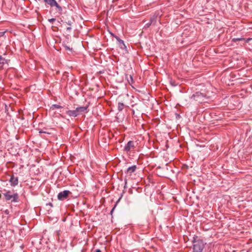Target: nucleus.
<instances>
[{
  "label": "nucleus",
  "mask_w": 252,
  "mask_h": 252,
  "mask_svg": "<svg viewBox=\"0 0 252 252\" xmlns=\"http://www.w3.org/2000/svg\"><path fill=\"white\" fill-rule=\"evenodd\" d=\"M2 193L4 200L8 203H18L20 201L18 193L14 189H4Z\"/></svg>",
  "instance_id": "obj_1"
},
{
  "label": "nucleus",
  "mask_w": 252,
  "mask_h": 252,
  "mask_svg": "<svg viewBox=\"0 0 252 252\" xmlns=\"http://www.w3.org/2000/svg\"><path fill=\"white\" fill-rule=\"evenodd\" d=\"M193 252H202L205 247V243L202 240H197L193 241Z\"/></svg>",
  "instance_id": "obj_2"
},
{
  "label": "nucleus",
  "mask_w": 252,
  "mask_h": 252,
  "mask_svg": "<svg viewBox=\"0 0 252 252\" xmlns=\"http://www.w3.org/2000/svg\"><path fill=\"white\" fill-rule=\"evenodd\" d=\"M205 95L199 92H196L193 94L190 97V99L192 100H194L198 103H202L204 100Z\"/></svg>",
  "instance_id": "obj_3"
},
{
  "label": "nucleus",
  "mask_w": 252,
  "mask_h": 252,
  "mask_svg": "<svg viewBox=\"0 0 252 252\" xmlns=\"http://www.w3.org/2000/svg\"><path fill=\"white\" fill-rule=\"evenodd\" d=\"M47 4L49 5L51 7H56L57 10L61 13L63 11L62 7L59 5L55 0H43Z\"/></svg>",
  "instance_id": "obj_4"
},
{
  "label": "nucleus",
  "mask_w": 252,
  "mask_h": 252,
  "mask_svg": "<svg viewBox=\"0 0 252 252\" xmlns=\"http://www.w3.org/2000/svg\"><path fill=\"white\" fill-rule=\"evenodd\" d=\"M69 193L70 192L67 190L61 191L58 194V199L60 200H63L67 197Z\"/></svg>",
  "instance_id": "obj_5"
},
{
  "label": "nucleus",
  "mask_w": 252,
  "mask_h": 252,
  "mask_svg": "<svg viewBox=\"0 0 252 252\" xmlns=\"http://www.w3.org/2000/svg\"><path fill=\"white\" fill-rule=\"evenodd\" d=\"M135 148L134 142L132 141H129L125 145L124 150L126 152H129L131 149Z\"/></svg>",
  "instance_id": "obj_6"
},
{
  "label": "nucleus",
  "mask_w": 252,
  "mask_h": 252,
  "mask_svg": "<svg viewBox=\"0 0 252 252\" xmlns=\"http://www.w3.org/2000/svg\"><path fill=\"white\" fill-rule=\"evenodd\" d=\"M157 16L156 15H154L152 17H151L150 20V22L145 25L144 28H148L152 24H155L157 22Z\"/></svg>",
  "instance_id": "obj_7"
},
{
  "label": "nucleus",
  "mask_w": 252,
  "mask_h": 252,
  "mask_svg": "<svg viewBox=\"0 0 252 252\" xmlns=\"http://www.w3.org/2000/svg\"><path fill=\"white\" fill-rule=\"evenodd\" d=\"M9 182L10 183V185L12 187H15L18 184V178L17 177H14L12 176L11 177Z\"/></svg>",
  "instance_id": "obj_8"
},
{
  "label": "nucleus",
  "mask_w": 252,
  "mask_h": 252,
  "mask_svg": "<svg viewBox=\"0 0 252 252\" xmlns=\"http://www.w3.org/2000/svg\"><path fill=\"white\" fill-rule=\"evenodd\" d=\"M116 39L118 41V44L120 48L122 49H126V47L125 45L124 42L123 40L121 39L119 37L116 36Z\"/></svg>",
  "instance_id": "obj_9"
},
{
  "label": "nucleus",
  "mask_w": 252,
  "mask_h": 252,
  "mask_svg": "<svg viewBox=\"0 0 252 252\" xmlns=\"http://www.w3.org/2000/svg\"><path fill=\"white\" fill-rule=\"evenodd\" d=\"M66 113L70 117H76L79 115L76 109L73 110H68L66 111Z\"/></svg>",
  "instance_id": "obj_10"
},
{
  "label": "nucleus",
  "mask_w": 252,
  "mask_h": 252,
  "mask_svg": "<svg viewBox=\"0 0 252 252\" xmlns=\"http://www.w3.org/2000/svg\"><path fill=\"white\" fill-rule=\"evenodd\" d=\"M87 108H88V107H86V106H80V107H77L76 108V110L77 111L78 114L79 115L80 114H81L83 112H86L87 110Z\"/></svg>",
  "instance_id": "obj_11"
},
{
  "label": "nucleus",
  "mask_w": 252,
  "mask_h": 252,
  "mask_svg": "<svg viewBox=\"0 0 252 252\" xmlns=\"http://www.w3.org/2000/svg\"><path fill=\"white\" fill-rule=\"evenodd\" d=\"M136 169V165H133L132 166H130L129 167H128L127 169V172L128 173H130V174H131L132 173H133L135 170Z\"/></svg>",
  "instance_id": "obj_12"
},
{
  "label": "nucleus",
  "mask_w": 252,
  "mask_h": 252,
  "mask_svg": "<svg viewBox=\"0 0 252 252\" xmlns=\"http://www.w3.org/2000/svg\"><path fill=\"white\" fill-rule=\"evenodd\" d=\"M5 63H8V61L0 56V64L3 65Z\"/></svg>",
  "instance_id": "obj_13"
},
{
  "label": "nucleus",
  "mask_w": 252,
  "mask_h": 252,
  "mask_svg": "<svg viewBox=\"0 0 252 252\" xmlns=\"http://www.w3.org/2000/svg\"><path fill=\"white\" fill-rule=\"evenodd\" d=\"M125 105L122 102H119L118 104V110L119 112L122 111L124 108Z\"/></svg>",
  "instance_id": "obj_14"
},
{
  "label": "nucleus",
  "mask_w": 252,
  "mask_h": 252,
  "mask_svg": "<svg viewBox=\"0 0 252 252\" xmlns=\"http://www.w3.org/2000/svg\"><path fill=\"white\" fill-rule=\"evenodd\" d=\"M63 108V107L60 105H58V104H53L51 107H50V109L51 110H55V109H59V108Z\"/></svg>",
  "instance_id": "obj_15"
},
{
  "label": "nucleus",
  "mask_w": 252,
  "mask_h": 252,
  "mask_svg": "<svg viewBox=\"0 0 252 252\" xmlns=\"http://www.w3.org/2000/svg\"><path fill=\"white\" fill-rule=\"evenodd\" d=\"M127 80L129 84H132L133 83V78L131 75L129 76V79H127Z\"/></svg>",
  "instance_id": "obj_16"
},
{
  "label": "nucleus",
  "mask_w": 252,
  "mask_h": 252,
  "mask_svg": "<svg viewBox=\"0 0 252 252\" xmlns=\"http://www.w3.org/2000/svg\"><path fill=\"white\" fill-rule=\"evenodd\" d=\"M50 23H53V22L55 21H56V19L55 18H51V19H48V20Z\"/></svg>",
  "instance_id": "obj_17"
},
{
  "label": "nucleus",
  "mask_w": 252,
  "mask_h": 252,
  "mask_svg": "<svg viewBox=\"0 0 252 252\" xmlns=\"http://www.w3.org/2000/svg\"><path fill=\"white\" fill-rule=\"evenodd\" d=\"M115 207H116V206H115L111 210V212H110V214L112 215V213L114 211V210H115Z\"/></svg>",
  "instance_id": "obj_18"
},
{
  "label": "nucleus",
  "mask_w": 252,
  "mask_h": 252,
  "mask_svg": "<svg viewBox=\"0 0 252 252\" xmlns=\"http://www.w3.org/2000/svg\"><path fill=\"white\" fill-rule=\"evenodd\" d=\"M241 39H242V38H234L233 40L234 41H239V40H241Z\"/></svg>",
  "instance_id": "obj_19"
},
{
  "label": "nucleus",
  "mask_w": 252,
  "mask_h": 252,
  "mask_svg": "<svg viewBox=\"0 0 252 252\" xmlns=\"http://www.w3.org/2000/svg\"><path fill=\"white\" fill-rule=\"evenodd\" d=\"M66 23L67 25H68L69 26H71L72 24V22L70 21H68L67 22H66Z\"/></svg>",
  "instance_id": "obj_20"
},
{
  "label": "nucleus",
  "mask_w": 252,
  "mask_h": 252,
  "mask_svg": "<svg viewBox=\"0 0 252 252\" xmlns=\"http://www.w3.org/2000/svg\"><path fill=\"white\" fill-rule=\"evenodd\" d=\"M4 34V32H0V37L3 36Z\"/></svg>",
  "instance_id": "obj_21"
},
{
  "label": "nucleus",
  "mask_w": 252,
  "mask_h": 252,
  "mask_svg": "<svg viewBox=\"0 0 252 252\" xmlns=\"http://www.w3.org/2000/svg\"><path fill=\"white\" fill-rule=\"evenodd\" d=\"M65 49H66V50H71V49H70L69 47H68V46H66L65 47Z\"/></svg>",
  "instance_id": "obj_22"
},
{
  "label": "nucleus",
  "mask_w": 252,
  "mask_h": 252,
  "mask_svg": "<svg viewBox=\"0 0 252 252\" xmlns=\"http://www.w3.org/2000/svg\"><path fill=\"white\" fill-rule=\"evenodd\" d=\"M71 27H67V28H66V30H67V31H70V30H71Z\"/></svg>",
  "instance_id": "obj_23"
},
{
  "label": "nucleus",
  "mask_w": 252,
  "mask_h": 252,
  "mask_svg": "<svg viewBox=\"0 0 252 252\" xmlns=\"http://www.w3.org/2000/svg\"><path fill=\"white\" fill-rule=\"evenodd\" d=\"M95 252H101V251L99 249H97L95 251Z\"/></svg>",
  "instance_id": "obj_24"
},
{
  "label": "nucleus",
  "mask_w": 252,
  "mask_h": 252,
  "mask_svg": "<svg viewBox=\"0 0 252 252\" xmlns=\"http://www.w3.org/2000/svg\"><path fill=\"white\" fill-rule=\"evenodd\" d=\"M39 133H45V132L41 130V131H39Z\"/></svg>",
  "instance_id": "obj_25"
},
{
  "label": "nucleus",
  "mask_w": 252,
  "mask_h": 252,
  "mask_svg": "<svg viewBox=\"0 0 252 252\" xmlns=\"http://www.w3.org/2000/svg\"><path fill=\"white\" fill-rule=\"evenodd\" d=\"M47 205H49L51 206H52V204L51 203H49V204H47Z\"/></svg>",
  "instance_id": "obj_26"
},
{
  "label": "nucleus",
  "mask_w": 252,
  "mask_h": 252,
  "mask_svg": "<svg viewBox=\"0 0 252 252\" xmlns=\"http://www.w3.org/2000/svg\"><path fill=\"white\" fill-rule=\"evenodd\" d=\"M1 198V194L0 193V198Z\"/></svg>",
  "instance_id": "obj_27"
},
{
  "label": "nucleus",
  "mask_w": 252,
  "mask_h": 252,
  "mask_svg": "<svg viewBox=\"0 0 252 252\" xmlns=\"http://www.w3.org/2000/svg\"><path fill=\"white\" fill-rule=\"evenodd\" d=\"M7 212H8V211H7V210H6V211H5V213H6V214H7Z\"/></svg>",
  "instance_id": "obj_28"
},
{
  "label": "nucleus",
  "mask_w": 252,
  "mask_h": 252,
  "mask_svg": "<svg viewBox=\"0 0 252 252\" xmlns=\"http://www.w3.org/2000/svg\"><path fill=\"white\" fill-rule=\"evenodd\" d=\"M209 252H212L211 251H210Z\"/></svg>",
  "instance_id": "obj_29"
}]
</instances>
